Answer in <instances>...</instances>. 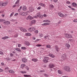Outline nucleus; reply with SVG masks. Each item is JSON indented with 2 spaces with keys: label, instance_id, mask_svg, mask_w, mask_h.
Instances as JSON below:
<instances>
[{
  "label": "nucleus",
  "instance_id": "58",
  "mask_svg": "<svg viewBox=\"0 0 77 77\" xmlns=\"http://www.w3.org/2000/svg\"><path fill=\"white\" fill-rule=\"evenodd\" d=\"M18 15V13H16L14 14V16H17V15Z\"/></svg>",
  "mask_w": 77,
  "mask_h": 77
},
{
  "label": "nucleus",
  "instance_id": "52",
  "mask_svg": "<svg viewBox=\"0 0 77 77\" xmlns=\"http://www.w3.org/2000/svg\"><path fill=\"white\" fill-rule=\"evenodd\" d=\"M5 38L6 39H8L9 38V36H5Z\"/></svg>",
  "mask_w": 77,
  "mask_h": 77
},
{
  "label": "nucleus",
  "instance_id": "57",
  "mask_svg": "<svg viewBox=\"0 0 77 77\" xmlns=\"http://www.w3.org/2000/svg\"><path fill=\"white\" fill-rule=\"evenodd\" d=\"M15 7H17V5H14L13 6V8H15Z\"/></svg>",
  "mask_w": 77,
  "mask_h": 77
},
{
  "label": "nucleus",
  "instance_id": "34",
  "mask_svg": "<svg viewBox=\"0 0 77 77\" xmlns=\"http://www.w3.org/2000/svg\"><path fill=\"white\" fill-rule=\"evenodd\" d=\"M21 49L22 50H26L27 48L25 47H22L21 48Z\"/></svg>",
  "mask_w": 77,
  "mask_h": 77
},
{
  "label": "nucleus",
  "instance_id": "21",
  "mask_svg": "<svg viewBox=\"0 0 77 77\" xmlns=\"http://www.w3.org/2000/svg\"><path fill=\"white\" fill-rule=\"evenodd\" d=\"M43 62H44V63H47V62H48V61L46 60V59H45L43 60Z\"/></svg>",
  "mask_w": 77,
  "mask_h": 77
},
{
  "label": "nucleus",
  "instance_id": "10",
  "mask_svg": "<svg viewBox=\"0 0 77 77\" xmlns=\"http://www.w3.org/2000/svg\"><path fill=\"white\" fill-rule=\"evenodd\" d=\"M22 61L23 63H26V62H27V59L25 58H22Z\"/></svg>",
  "mask_w": 77,
  "mask_h": 77
},
{
  "label": "nucleus",
  "instance_id": "48",
  "mask_svg": "<svg viewBox=\"0 0 77 77\" xmlns=\"http://www.w3.org/2000/svg\"><path fill=\"white\" fill-rule=\"evenodd\" d=\"M4 71V70L3 69L0 68V72H3Z\"/></svg>",
  "mask_w": 77,
  "mask_h": 77
},
{
  "label": "nucleus",
  "instance_id": "61",
  "mask_svg": "<svg viewBox=\"0 0 77 77\" xmlns=\"http://www.w3.org/2000/svg\"><path fill=\"white\" fill-rule=\"evenodd\" d=\"M59 49V48H55V50L56 51H58V50Z\"/></svg>",
  "mask_w": 77,
  "mask_h": 77
},
{
  "label": "nucleus",
  "instance_id": "29",
  "mask_svg": "<svg viewBox=\"0 0 77 77\" xmlns=\"http://www.w3.org/2000/svg\"><path fill=\"white\" fill-rule=\"evenodd\" d=\"M27 15V13L26 12V13H24L23 12V14H22V16H26V15Z\"/></svg>",
  "mask_w": 77,
  "mask_h": 77
},
{
  "label": "nucleus",
  "instance_id": "42",
  "mask_svg": "<svg viewBox=\"0 0 77 77\" xmlns=\"http://www.w3.org/2000/svg\"><path fill=\"white\" fill-rule=\"evenodd\" d=\"M44 76H45V77H49V75H47V74H45L44 75Z\"/></svg>",
  "mask_w": 77,
  "mask_h": 77
},
{
  "label": "nucleus",
  "instance_id": "18",
  "mask_svg": "<svg viewBox=\"0 0 77 77\" xmlns=\"http://www.w3.org/2000/svg\"><path fill=\"white\" fill-rule=\"evenodd\" d=\"M50 24L49 23H45L43 24H42V26H47L48 25H50Z\"/></svg>",
  "mask_w": 77,
  "mask_h": 77
},
{
  "label": "nucleus",
  "instance_id": "9",
  "mask_svg": "<svg viewBox=\"0 0 77 77\" xmlns=\"http://www.w3.org/2000/svg\"><path fill=\"white\" fill-rule=\"evenodd\" d=\"M33 17H32V16H29L27 17L26 20H31L33 19Z\"/></svg>",
  "mask_w": 77,
  "mask_h": 77
},
{
  "label": "nucleus",
  "instance_id": "13",
  "mask_svg": "<svg viewBox=\"0 0 77 77\" xmlns=\"http://www.w3.org/2000/svg\"><path fill=\"white\" fill-rule=\"evenodd\" d=\"M58 15L60 17H64V15L63 14L61 13H58Z\"/></svg>",
  "mask_w": 77,
  "mask_h": 77
},
{
  "label": "nucleus",
  "instance_id": "20",
  "mask_svg": "<svg viewBox=\"0 0 77 77\" xmlns=\"http://www.w3.org/2000/svg\"><path fill=\"white\" fill-rule=\"evenodd\" d=\"M22 9L23 11H26L27 10V8L26 6L24 5Z\"/></svg>",
  "mask_w": 77,
  "mask_h": 77
},
{
  "label": "nucleus",
  "instance_id": "49",
  "mask_svg": "<svg viewBox=\"0 0 77 77\" xmlns=\"http://www.w3.org/2000/svg\"><path fill=\"white\" fill-rule=\"evenodd\" d=\"M0 54H3V52L0 51Z\"/></svg>",
  "mask_w": 77,
  "mask_h": 77
},
{
  "label": "nucleus",
  "instance_id": "3",
  "mask_svg": "<svg viewBox=\"0 0 77 77\" xmlns=\"http://www.w3.org/2000/svg\"><path fill=\"white\" fill-rule=\"evenodd\" d=\"M36 30V28L34 27H32L31 28H29L28 29V30L30 32H33L34 30Z\"/></svg>",
  "mask_w": 77,
  "mask_h": 77
},
{
  "label": "nucleus",
  "instance_id": "27",
  "mask_svg": "<svg viewBox=\"0 0 77 77\" xmlns=\"http://www.w3.org/2000/svg\"><path fill=\"white\" fill-rule=\"evenodd\" d=\"M9 73H11V74H12V73H14V71L12 70H9Z\"/></svg>",
  "mask_w": 77,
  "mask_h": 77
},
{
  "label": "nucleus",
  "instance_id": "6",
  "mask_svg": "<svg viewBox=\"0 0 77 77\" xmlns=\"http://www.w3.org/2000/svg\"><path fill=\"white\" fill-rule=\"evenodd\" d=\"M54 66H55L54 64L52 63H50L49 65V67L50 68H54Z\"/></svg>",
  "mask_w": 77,
  "mask_h": 77
},
{
  "label": "nucleus",
  "instance_id": "39",
  "mask_svg": "<svg viewBox=\"0 0 77 77\" xmlns=\"http://www.w3.org/2000/svg\"><path fill=\"white\" fill-rule=\"evenodd\" d=\"M51 46H50V45H48L46 46L47 48H50Z\"/></svg>",
  "mask_w": 77,
  "mask_h": 77
},
{
  "label": "nucleus",
  "instance_id": "2",
  "mask_svg": "<svg viewBox=\"0 0 77 77\" xmlns=\"http://www.w3.org/2000/svg\"><path fill=\"white\" fill-rule=\"evenodd\" d=\"M8 4V2H0V6H5L7 5Z\"/></svg>",
  "mask_w": 77,
  "mask_h": 77
},
{
  "label": "nucleus",
  "instance_id": "32",
  "mask_svg": "<svg viewBox=\"0 0 77 77\" xmlns=\"http://www.w3.org/2000/svg\"><path fill=\"white\" fill-rule=\"evenodd\" d=\"M25 66H26L25 64H22L21 65V68H24Z\"/></svg>",
  "mask_w": 77,
  "mask_h": 77
},
{
  "label": "nucleus",
  "instance_id": "28",
  "mask_svg": "<svg viewBox=\"0 0 77 77\" xmlns=\"http://www.w3.org/2000/svg\"><path fill=\"white\" fill-rule=\"evenodd\" d=\"M23 76L25 77H32L30 75H24Z\"/></svg>",
  "mask_w": 77,
  "mask_h": 77
},
{
  "label": "nucleus",
  "instance_id": "46",
  "mask_svg": "<svg viewBox=\"0 0 77 77\" xmlns=\"http://www.w3.org/2000/svg\"><path fill=\"white\" fill-rule=\"evenodd\" d=\"M8 69H9V68H8V67H6L5 68V70H8Z\"/></svg>",
  "mask_w": 77,
  "mask_h": 77
},
{
  "label": "nucleus",
  "instance_id": "64",
  "mask_svg": "<svg viewBox=\"0 0 77 77\" xmlns=\"http://www.w3.org/2000/svg\"><path fill=\"white\" fill-rule=\"evenodd\" d=\"M71 9L72 11H75V9L73 8H72Z\"/></svg>",
  "mask_w": 77,
  "mask_h": 77
},
{
  "label": "nucleus",
  "instance_id": "1",
  "mask_svg": "<svg viewBox=\"0 0 77 77\" xmlns=\"http://www.w3.org/2000/svg\"><path fill=\"white\" fill-rule=\"evenodd\" d=\"M63 69L66 71L67 72H70L71 70L70 69V67L69 66H65L64 67Z\"/></svg>",
  "mask_w": 77,
  "mask_h": 77
},
{
  "label": "nucleus",
  "instance_id": "11",
  "mask_svg": "<svg viewBox=\"0 0 77 77\" xmlns=\"http://www.w3.org/2000/svg\"><path fill=\"white\" fill-rule=\"evenodd\" d=\"M20 30H21V31H22V32H27V30H26V29L23 28H20Z\"/></svg>",
  "mask_w": 77,
  "mask_h": 77
},
{
  "label": "nucleus",
  "instance_id": "12",
  "mask_svg": "<svg viewBox=\"0 0 77 77\" xmlns=\"http://www.w3.org/2000/svg\"><path fill=\"white\" fill-rule=\"evenodd\" d=\"M10 22L9 21H6L4 23V24L6 25H9V24H10Z\"/></svg>",
  "mask_w": 77,
  "mask_h": 77
},
{
  "label": "nucleus",
  "instance_id": "14",
  "mask_svg": "<svg viewBox=\"0 0 77 77\" xmlns=\"http://www.w3.org/2000/svg\"><path fill=\"white\" fill-rule=\"evenodd\" d=\"M43 23H51V21L49 20H44L43 21Z\"/></svg>",
  "mask_w": 77,
  "mask_h": 77
},
{
  "label": "nucleus",
  "instance_id": "36",
  "mask_svg": "<svg viewBox=\"0 0 77 77\" xmlns=\"http://www.w3.org/2000/svg\"><path fill=\"white\" fill-rule=\"evenodd\" d=\"M14 14V12H13L10 15V17H12L13 16Z\"/></svg>",
  "mask_w": 77,
  "mask_h": 77
},
{
  "label": "nucleus",
  "instance_id": "63",
  "mask_svg": "<svg viewBox=\"0 0 77 77\" xmlns=\"http://www.w3.org/2000/svg\"><path fill=\"white\" fill-rule=\"evenodd\" d=\"M55 48H58V46L57 45L55 46Z\"/></svg>",
  "mask_w": 77,
  "mask_h": 77
},
{
  "label": "nucleus",
  "instance_id": "8",
  "mask_svg": "<svg viewBox=\"0 0 77 77\" xmlns=\"http://www.w3.org/2000/svg\"><path fill=\"white\" fill-rule=\"evenodd\" d=\"M24 44L26 46H29L30 45V43L27 41H25L24 42Z\"/></svg>",
  "mask_w": 77,
  "mask_h": 77
},
{
  "label": "nucleus",
  "instance_id": "45",
  "mask_svg": "<svg viewBox=\"0 0 77 77\" xmlns=\"http://www.w3.org/2000/svg\"><path fill=\"white\" fill-rule=\"evenodd\" d=\"M18 47H21V45L19 44L18 45Z\"/></svg>",
  "mask_w": 77,
  "mask_h": 77
},
{
  "label": "nucleus",
  "instance_id": "59",
  "mask_svg": "<svg viewBox=\"0 0 77 77\" xmlns=\"http://www.w3.org/2000/svg\"><path fill=\"white\" fill-rule=\"evenodd\" d=\"M40 72H44V71L42 70H41L40 71Z\"/></svg>",
  "mask_w": 77,
  "mask_h": 77
},
{
  "label": "nucleus",
  "instance_id": "7",
  "mask_svg": "<svg viewBox=\"0 0 77 77\" xmlns=\"http://www.w3.org/2000/svg\"><path fill=\"white\" fill-rule=\"evenodd\" d=\"M42 16V17H43V16H41L40 15V13H37L36 14V16H35V18H38V17H39L40 18V17H41Z\"/></svg>",
  "mask_w": 77,
  "mask_h": 77
},
{
  "label": "nucleus",
  "instance_id": "56",
  "mask_svg": "<svg viewBox=\"0 0 77 77\" xmlns=\"http://www.w3.org/2000/svg\"><path fill=\"white\" fill-rule=\"evenodd\" d=\"M66 3L67 4H71V2L69 1H67L66 2Z\"/></svg>",
  "mask_w": 77,
  "mask_h": 77
},
{
  "label": "nucleus",
  "instance_id": "40",
  "mask_svg": "<svg viewBox=\"0 0 77 77\" xmlns=\"http://www.w3.org/2000/svg\"><path fill=\"white\" fill-rule=\"evenodd\" d=\"M11 21H12L13 22H14L15 21H16V20H14V19H12L10 20Z\"/></svg>",
  "mask_w": 77,
  "mask_h": 77
},
{
  "label": "nucleus",
  "instance_id": "16",
  "mask_svg": "<svg viewBox=\"0 0 77 77\" xmlns=\"http://www.w3.org/2000/svg\"><path fill=\"white\" fill-rule=\"evenodd\" d=\"M15 50L16 51H19V52H21V50H20V49L18 48H15Z\"/></svg>",
  "mask_w": 77,
  "mask_h": 77
},
{
  "label": "nucleus",
  "instance_id": "35",
  "mask_svg": "<svg viewBox=\"0 0 77 77\" xmlns=\"http://www.w3.org/2000/svg\"><path fill=\"white\" fill-rule=\"evenodd\" d=\"M54 7L52 4H51L50 5V8H54Z\"/></svg>",
  "mask_w": 77,
  "mask_h": 77
},
{
  "label": "nucleus",
  "instance_id": "51",
  "mask_svg": "<svg viewBox=\"0 0 77 77\" xmlns=\"http://www.w3.org/2000/svg\"><path fill=\"white\" fill-rule=\"evenodd\" d=\"M7 60L9 61V60H11V58H7Z\"/></svg>",
  "mask_w": 77,
  "mask_h": 77
},
{
  "label": "nucleus",
  "instance_id": "62",
  "mask_svg": "<svg viewBox=\"0 0 77 77\" xmlns=\"http://www.w3.org/2000/svg\"><path fill=\"white\" fill-rule=\"evenodd\" d=\"M54 2H57V0H54Z\"/></svg>",
  "mask_w": 77,
  "mask_h": 77
},
{
  "label": "nucleus",
  "instance_id": "23",
  "mask_svg": "<svg viewBox=\"0 0 77 77\" xmlns=\"http://www.w3.org/2000/svg\"><path fill=\"white\" fill-rule=\"evenodd\" d=\"M49 56H50V57H52V58H54V55L52 54H49Z\"/></svg>",
  "mask_w": 77,
  "mask_h": 77
},
{
  "label": "nucleus",
  "instance_id": "53",
  "mask_svg": "<svg viewBox=\"0 0 77 77\" xmlns=\"http://www.w3.org/2000/svg\"><path fill=\"white\" fill-rule=\"evenodd\" d=\"M73 22H77V19H75L73 20Z\"/></svg>",
  "mask_w": 77,
  "mask_h": 77
},
{
  "label": "nucleus",
  "instance_id": "38",
  "mask_svg": "<svg viewBox=\"0 0 77 77\" xmlns=\"http://www.w3.org/2000/svg\"><path fill=\"white\" fill-rule=\"evenodd\" d=\"M36 47H42V45L40 44H38L36 45Z\"/></svg>",
  "mask_w": 77,
  "mask_h": 77
},
{
  "label": "nucleus",
  "instance_id": "37",
  "mask_svg": "<svg viewBox=\"0 0 77 77\" xmlns=\"http://www.w3.org/2000/svg\"><path fill=\"white\" fill-rule=\"evenodd\" d=\"M26 36H31V34H30V33H27L26 34Z\"/></svg>",
  "mask_w": 77,
  "mask_h": 77
},
{
  "label": "nucleus",
  "instance_id": "47",
  "mask_svg": "<svg viewBox=\"0 0 77 77\" xmlns=\"http://www.w3.org/2000/svg\"><path fill=\"white\" fill-rule=\"evenodd\" d=\"M25 68L27 70H29V68L27 66H26Z\"/></svg>",
  "mask_w": 77,
  "mask_h": 77
},
{
  "label": "nucleus",
  "instance_id": "33",
  "mask_svg": "<svg viewBox=\"0 0 77 77\" xmlns=\"http://www.w3.org/2000/svg\"><path fill=\"white\" fill-rule=\"evenodd\" d=\"M44 58L46 60H50V58L49 57H44Z\"/></svg>",
  "mask_w": 77,
  "mask_h": 77
},
{
  "label": "nucleus",
  "instance_id": "22",
  "mask_svg": "<svg viewBox=\"0 0 77 77\" xmlns=\"http://www.w3.org/2000/svg\"><path fill=\"white\" fill-rule=\"evenodd\" d=\"M65 46L66 47H67V48H69V47H70V45L68 43H66L65 45Z\"/></svg>",
  "mask_w": 77,
  "mask_h": 77
},
{
  "label": "nucleus",
  "instance_id": "24",
  "mask_svg": "<svg viewBox=\"0 0 77 77\" xmlns=\"http://www.w3.org/2000/svg\"><path fill=\"white\" fill-rule=\"evenodd\" d=\"M29 11L30 12H33V8H29Z\"/></svg>",
  "mask_w": 77,
  "mask_h": 77
},
{
  "label": "nucleus",
  "instance_id": "26",
  "mask_svg": "<svg viewBox=\"0 0 77 77\" xmlns=\"http://www.w3.org/2000/svg\"><path fill=\"white\" fill-rule=\"evenodd\" d=\"M72 5L74 7H76V6H77V4L73 2L72 4Z\"/></svg>",
  "mask_w": 77,
  "mask_h": 77
},
{
  "label": "nucleus",
  "instance_id": "5",
  "mask_svg": "<svg viewBox=\"0 0 77 77\" xmlns=\"http://www.w3.org/2000/svg\"><path fill=\"white\" fill-rule=\"evenodd\" d=\"M61 57L62 59H63L65 60L67 59V58H66V55L65 54H63L61 56Z\"/></svg>",
  "mask_w": 77,
  "mask_h": 77
},
{
  "label": "nucleus",
  "instance_id": "30",
  "mask_svg": "<svg viewBox=\"0 0 77 77\" xmlns=\"http://www.w3.org/2000/svg\"><path fill=\"white\" fill-rule=\"evenodd\" d=\"M57 72L60 74H62V72L60 70H58Z\"/></svg>",
  "mask_w": 77,
  "mask_h": 77
},
{
  "label": "nucleus",
  "instance_id": "41",
  "mask_svg": "<svg viewBox=\"0 0 77 77\" xmlns=\"http://www.w3.org/2000/svg\"><path fill=\"white\" fill-rule=\"evenodd\" d=\"M5 21V20L4 19H0V22H4V21Z\"/></svg>",
  "mask_w": 77,
  "mask_h": 77
},
{
  "label": "nucleus",
  "instance_id": "31",
  "mask_svg": "<svg viewBox=\"0 0 77 77\" xmlns=\"http://www.w3.org/2000/svg\"><path fill=\"white\" fill-rule=\"evenodd\" d=\"M20 72L22 74H26V71H20Z\"/></svg>",
  "mask_w": 77,
  "mask_h": 77
},
{
  "label": "nucleus",
  "instance_id": "43",
  "mask_svg": "<svg viewBox=\"0 0 77 77\" xmlns=\"http://www.w3.org/2000/svg\"><path fill=\"white\" fill-rule=\"evenodd\" d=\"M18 36V34L17 33V34H16L15 35H14V36L15 38H17V37Z\"/></svg>",
  "mask_w": 77,
  "mask_h": 77
},
{
  "label": "nucleus",
  "instance_id": "50",
  "mask_svg": "<svg viewBox=\"0 0 77 77\" xmlns=\"http://www.w3.org/2000/svg\"><path fill=\"white\" fill-rule=\"evenodd\" d=\"M35 33H38V30H36L34 31Z\"/></svg>",
  "mask_w": 77,
  "mask_h": 77
},
{
  "label": "nucleus",
  "instance_id": "15",
  "mask_svg": "<svg viewBox=\"0 0 77 77\" xmlns=\"http://www.w3.org/2000/svg\"><path fill=\"white\" fill-rule=\"evenodd\" d=\"M32 61H33V62H38V59H36V58H33V59H32Z\"/></svg>",
  "mask_w": 77,
  "mask_h": 77
},
{
  "label": "nucleus",
  "instance_id": "54",
  "mask_svg": "<svg viewBox=\"0 0 77 77\" xmlns=\"http://www.w3.org/2000/svg\"><path fill=\"white\" fill-rule=\"evenodd\" d=\"M41 7H38L37 8V9L38 10H39V9H41Z\"/></svg>",
  "mask_w": 77,
  "mask_h": 77
},
{
  "label": "nucleus",
  "instance_id": "17",
  "mask_svg": "<svg viewBox=\"0 0 77 77\" xmlns=\"http://www.w3.org/2000/svg\"><path fill=\"white\" fill-rule=\"evenodd\" d=\"M44 38L45 40V39H49V38H48V35H45L44 37Z\"/></svg>",
  "mask_w": 77,
  "mask_h": 77
},
{
  "label": "nucleus",
  "instance_id": "19",
  "mask_svg": "<svg viewBox=\"0 0 77 77\" xmlns=\"http://www.w3.org/2000/svg\"><path fill=\"white\" fill-rule=\"evenodd\" d=\"M36 21L35 20H32L31 21V23L32 24H35L36 23Z\"/></svg>",
  "mask_w": 77,
  "mask_h": 77
},
{
  "label": "nucleus",
  "instance_id": "60",
  "mask_svg": "<svg viewBox=\"0 0 77 77\" xmlns=\"http://www.w3.org/2000/svg\"><path fill=\"white\" fill-rule=\"evenodd\" d=\"M2 39H4V40H5L6 39L5 38V37H2Z\"/></svg>",
  "mask_w": 77,
  "mask_h": 77
},
{
  "label": "nucleus",
  "instance_id": "44",
  "mask_svg": "<svg viewBox=\"0 0 77 77\" xmlns=\"http://www.w3.org/2000/svg\"><path fill=\"white\" fill-rule=\"evenodd\" d=\"M10 56L11 57H13V56H14V54H13L11 53H10Z\"/></svg>",
  "mask_w": 77,
  "mask_h": 77
},
{
  "label": "nucleus",
  "instance_id": "4",
  "mask_svg": "<svg viewBox=\"0 0 77 77\" xmlns=\"http://www.w3.org/2000/svg\"><path fill=\"white\" fill-rule=\"evenodd\" d=\"M65 36H66L67 38H72V35L69 34H65Z\"/></svg>",
  "mask_w": 77,
  "mask_h": 77
},
{
  "label": "nucleus",
  "instance_id": "25",
  "mask_svg": "<svg viewBox=\"0 0 77 77\" xmlns=\"http://www.w3.org/2000/svg\"><path fill=\"white\" fill-rule=\"evenodd\" d=\"M39 5L40 6H42V7H44L45 6V4H43V3H40V4H39Z\"/></svg>",
  "mask_w": 77,
  "mask_h": 77
},
{
  "label": "nucleus",
  "instance_id": "55",
  "mask_svg": "<svg viewBox=\"0 0 77 77\" xmlns=\"http://www.w3.org/2000/svg\"><path fill=\"white\" fill-rule=\"evenodd\" d=\"M24 12H21L20 13V15H23V14Z\"/></svg>",
  "mask_w": 77,
  "mask_h": 77
}]
</instances>
